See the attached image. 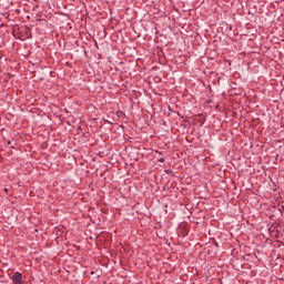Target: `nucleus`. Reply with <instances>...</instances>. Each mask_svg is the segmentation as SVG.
Here are the masks:
<instances>
[{
	"mask_svg": "<svg viewBox=\"0 0 284 284\" xmlns=\"http://www.w3.org/2000/svg\"><path fill=\"white\" fill-rule=\"evenodd\" d=\"M11 280H12L13 284H23V283H26V281H23V274H21L20 272H14Z\"/></svg>",
	"mask_w": 284,
	"mask_h": 284,
	"instance_id": "nucleus-1",
	"label": "nucleus"
},
{
	"mask_svg": "<svg viewBox=\"0 0 284 284\" xmlns=\"http://www.w3.org/2000/svg\"><path fill=\"white\" fill-rule=\"evenodd\" d=\"M116 116H118V119H125V112H123V111H118V112H116Z\"/></svg>",
	"mask_w": 284,
	"mask_h": 284,
	"instance_id": "nucleus-2",
	"label": "nucleus"
},
{
	"mask_svg": "<svg viewBox=\"0 0 284 284\" xmlns=\"http://www.w3.org/2000/svg\"><path fill=\"white\" fill-rule=\"evenodd\" d=\"M24 33L27 37H30L32 34V31L30 30V28L26 27L24 28Z\"/></svg>",
	"mask_w": 284,
	"mask_h": 284,
	"instance_id": "nucleus-3",
	"label": "nucleus"
},
{
	"mask_svg": "<svg viewBox=\"0 0 284 284\" xmlns=\"http://www.w3.org/2000/svg\"><path fill=\"white\" fill-rule=\"evenodd\" d=\"M7 145H10L11 150H14V145H12V141L9 140V141L7 142Z\"/></svg>",
	"mask_w": 284,
	"mask_h": 284,
	"instance_id": "nucleus-4",
	"label": "nucleus"
},
{
	"mask_svg": "<svg viewBox=\"0 0 284 284\" xmlns=\"http://www.w3.org/2000/svg\"><path fill=\"white\" fill-rule=\"evenodd\" d=\"M164 172H165V174H172L173 171H172V169H168Z\"/></svg>",
	"mask_w": 284,
	"mask_h": 284,
	"instance_id": "nucleus-5",
	"label": "nucleus"
},
{
	"mask_svg": "<svg viewBox=\"0 0 284 284\" xmlns=\"http://www.w3.org/2000/svg\"><path fill=\"white\" fill-rule=\"evenodd\" d=\"M158 161H159V163H165V158H161Z\"/></svg>",
	"mask_w": 284,
	"mask_h": 284,
	"instance_id": "nucleus-6",
	"label": "nucleus"
},
{
	"mask_svg": "<svg viewBox=\"0 0 284 284\" xmlns=\"http://www.w3.org/2000/svg\"><path fill=\"white\" fill-rule=\"evenodd\" d=\"M91 275H94V271H91Z\"/></svg>",
	"mask_w": 284,
	"mask_h": 284,
	"instance_id": "nucleus-7",
	"label": "nucleus"
},
{
	"mask_svg": "<svg viewBox=\"0 0 284 284\" xmlns=\"http://www.w3.org/2000/svg\"><path fill=\"white\" fill-rule=\"evenodd\" d=\"M4 192H8V189H4Z\"/></svg>",
	"mask_w": 284,
	"mask_h": 284,
	"instance_id": "nucleus-8",
	"label": "nucleus"
}]
</instances>
